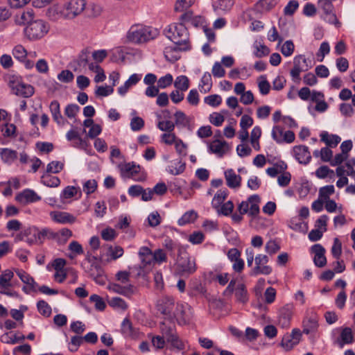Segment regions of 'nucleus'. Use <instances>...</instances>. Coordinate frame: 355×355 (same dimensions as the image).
Instances as JSON below:
<instances>
[{
	"label": "nucleus",
	"mask_w": 355,
	"mask_h": 355,
	"mask_svg": "<svg viewBox=\"0 0 355 355\" xmlns=\"http://www.w3.org/2000/svg\"><path fill=\"white\" fill-rule=\"evenodd\" d=\"M164 33L180 51H188L191 49L189 31L182 22L168 25Z\"/></svg>",
	"instance_id": "1"
},
{
	"label": "nucleus",
	"mask_w": 355,
	"mask_h": 355,
	"mask_svg": "<svg viewBox=\"0 0 355 355\" xmlns=\"http://www.w3.org/2000/svg\"><path fill=\"white\" fill-rule=\"evenodd\" d=\"M85 5V0H70L58 8L57 14L64 19H72L83 12Z\"/></svg>",
	"instance_id": "2"
},
{
	"label": "nucleus",
	"mask_w": 355,
	"mask_h": 355,
	"mask_svg": "<svg viewBox=\"0 0 355 355\" xmlns=\"http://www.w3.org/2000/svg\"><path fill=\"white\" fill-rule=\"evenodd\" d=\"M196 270V264L194 259L187 252L182 253L179 250V257L175 266V274L182 277H189Z\"/></svg>",
	"instance_id": "3"
},
{
	"label": "nucleus",
	"mask_w": 355,
	"mask_h": 355,
	"mask_svg": "<svg viewBox=\"0 0 355 355\" xmlns=\"http://www.w3.org/2000/svg\"><path fill=\"white\" fill-rule=\"evenodd\" d=\"M49 30L48 23L42 19H35L29 21L24 28V33L29 40H37L42 38Z\"/></svg>",
	"instance_id": "4"
},
{
	"label": "nucleus",
	"mask_w": 355,
	"mask_h": 355,
	"mask_svg": "<svg viewBox=\"0 0 355 355\" xmlns=\"http://www.w3.org/2000/svg\"><path fill=\"white\" fill-rule=\"evenodd\" d=\"M157 35V31L150 27L135 26L128 32V37L134 43H144L154 39Z\"/></svg>",
	"instance_id": "5"
},
{
	"label": "nucleus",
	"mask_w": 355,
	"mask_h": 355,
	"mask_svg": "<svg viewBox=\"0 0 355 355\" xmlns=\"http://www.w3.org/2000/svg\"><path fill=\"white\" fill-rule=\"evenodd\" d=\"M8 85L13 94L23 98H29L34 94V87L23 83L21 78L17 76H12L9 78Z\"/></svg>",
	"instance_id": "6"
},
{
	"label": "nucleus",
	"mask_w": 355,
	"mask_h": 355,
	"mask_svg": "<svg viewBox=\"0 0 355 355\" xmlns=\"http://www.w3.org/2000/svg\"><path fill=\"white\" fill-rule=\"evenodd\" d=\"M269 259L267 255L258 254L254 258L255 267L250 272L251 276H257L259 274L269 275L272 272V268L266 264Z\"/></svg>",
	"instance_id": "7"
},
{
	"label": "nucleus",
	"mask_w": 355,
	"mask_h": 355,
	"mask_svg": "<svg viewBox=\"0 0 355 355\" xmlns=\"http://www.w3.org/2000/svg\"><path fill=\"white\" fill-rule=\"evenodd\" d=\"M176 308L174 299L170 297H163L157 302V309L164 317L173 318V313Z\"/></svg>",
	"instance_id": "8"
},
{
	"label": "nucleus",
	"mask_w": 355,
	"mask_h": 355,
	"mask_svg": "<svg viewBox=\"0 0 355 355\" xmlns=\"http://www.w3.org/2000/svg\"><path fill=\"white\" fill-rule=\"evenodd\" d=\"M319 316L318 315L311 311L306 313L302 322L303 330L302 333H313L318 331Z\"/></svg>",
	"instance_id": "9"
},
{
	"label": "nucleus",
	"mask_w": 355,
	"mask_h": 355,
	"mask_svg": "<svg viewBox=\"0 0 355 355\" xmlns=\"http://www.w3.org/2000/svg\"><path fill=\"white\" fill-rule=\"evenodd\" d=\"M293 311L290 305H286L281 308L278 312L277 324L283 329L290 327Z\"/></svg>",
	"instance_id": "10"
},
{
	"label": "nucleus",
	"mask_w": 355,
	"mask_h": 355,
	"mask_svg": "<svg viewBox=\"0 0 355 355\" xmlns=\"http://www.w3.org/2000/svg\"><path fill=\"white\" fill-rule=\"evenodd\" d=\"M190 319V309L188 305L176 304V308L173 313V320L180 325L185 324Z\"/></svg>",
	"instance_id": "11"
},
{
	"label": "nucleus",
	"mask_w": 355,
	"mask_h": 355,
	"mask_svg": "<svg viewBox=\"0 0 355 355\" xmlns=\"http://www.w3.org/2000/svg\"><path fill=\"white\" fill-rule=\"evenodd\" d=\"M293 153L295 159L300 164H307L311 159L309 148L306 146L300 145L294 146Z\"/></svg>",
	"instance_id": "12"
},
{
	"label": "nucleus",
	"mask_w": 355,
	"mask_h": 355,
	"mask_svg": "<svg viewBox=\"0 0 355 355\" xmlns=\"http://www.w3.org/2000/svg\"><path fill=\"white\" fill-rule=\"evenodd\" d=\"M15 200L22 203H31L40 201L41 197L39 196L33 190L26 189L17 194Z\"/></svg>",
	"instance_id": "13"
},
{
	"label": "nucleus",
	"mask_w": 355,
	"mask_h": 355,
	"mask_svg": "<svg viewBox=\"0 0 355 355\" xmlns=\"http://www.w3.org/2000/svg\"><path fill=\"white\" fill-rule=\"evenodd\" d=\"M89 51L87 49H83L77 59L70 63V67L73 71H78L81 67L85 68L89 62Z\"/></svg>",
	"instance_id": "14"
},
{
	"label": "nucleus",
	"mask_w": 355,
	"mask_h": 355,
	"mask_svg": "<svg viewBox=\"0 0 355 355\" xmlns=\"http://www.w3.org/2000/svg\"><path fill=\"white\" fill-rule=\"evenodd\" d=\"M209 148L212 153L217 154L221 157L229 151L230 146L227 141L216 139L209 144Z\"/></svg>",
	"instance_id": "15"
},
{
	"label": "nucleus",
	"mask_w": 355,
	"mask_h": 355,
	"mask_svg": "<svg viewBox=\"0 0 355 355\" xmlns=\"http://www.w3.org/2000/svg\"><path fill=\"white\" fill-rule=\"evenodd\" d=\"M302 334H284L280 345L286 351L291 350L301 340Z\"/></svg>",
	"instance_id": "16"
},
{
	"label": "nucleus",
	"mask_w": 355,
	"mask_h": 355,
	"mask_svg": "<svg viewBox=\"0 0 355 355\" xmlns=\"http://www.w3.org/2000/svg\"><path fill=\"white\" fill-rule=\"evenodd\" d=\"M50 216L54 221L62 224H71L76 220V218L67 212L51 211Z\"/></svg>",
	"instance_id": "17"
},
{
	"label": "nucleus",
	"mask_w": 355,
	"mask_h": 355,
	"mask_svg": "<svg viewBox=\"0 0 355 355\" xmlns=\"http://www.w3.org/2000/svg\"><path fill=\"white\" fill-rule=\"evenodd\" d=\"M227 185L230 188H238L241 186V177L236 175L233 169H228L225 172Z\"/></svg>",
	"instance_id": "18"
},
{
	"label": "nucleus",
	"mask_w": 355,
	"mask_h": 355,
	"mask_svg": "<svg viewBox=\"0 0 355 355\" xmlns=\"http://www.w3.org/2000/svg\"><path fill=\"white\" fill-rule=\"evenodd\" d=\"M108 289L125 296H130L134 293L135 287L132 284L123 286L117 284H112L109 285Z\"/></svg>",
	"instance_id": "19"
},
{
	"label": "nucleus",
	"mask_w": 355,
	"mask_h": 355,
	"mask_svg": "<svg viewBox=\"0 0 355 355\" xmlns=\"http://www.w3.org/2000/svg\"><path fill=\"white\" fill-rule=\"evenodd\" d=\"M49 108H50V111L52 114L53 120L58 125H63L64 119L60 113L59 102L56 100L53 101L50 104Z\"/></svg>",
	"instance_id": "20"
},
{
	"label": "nucleus",
	"mask_w": 355,
	"mask_h": 355,
	"mask_svg": "<svg viewBox=\"0 0 355 355\" xmlns=\"http://www.w3.org/2000/svg\"><path fill=\"white\" fill-rule=\"evenodd\" d=\"M37 235L40 243H42L46 239H56L58 241H61V239L59 238V234L53 232L49 228H43L41 230H38Z\"/></svg>",
	"instance_id": "21"
},
{
	"label": "nucleus",
	"mask_w": 355,
	"mask_h": 355,
	"mask_svg": "<svg viewBox=\"0 0 355 355\" xmlns=\"http://www.w3.org/2000/svg\"><path fill=\"white\" fill-rule=\"evenodd\" d=\"M293 67L297 68L299 67V69L303 71H308L311 68V60L306 59L302 55H296L293 59Z\"/></svg>",
	"instance_id": "22"
},
{
	"label": "nucleus",
	"mask_w": 355,
	"mask_h": 355,
	"mask_svg": "<svg viewBox=\"0 0 355 355\" xmlns=\"http://www.w3.org/2000/svg\"><path fill=\"white\" fill-rule=\"evenodd\" d=\"M180 51L179 49L177 48V45L167 46L164 51V57L167 61L174 63L180 58V55L178 53Z\"/></svg>",
	"instance_id": "23"
},
{
	"label": "nucleus",
	"mask_w": 355,
	"mask_h": 355,
	"mask_svg": "<svg viewBox=\"0 0 355 355\" xmlns=\"http://www.w3.org/2000/svg\"><path fill=\"white\" fill-rule=\"evenodd\" d=\"M321 141L324 142L327 146L336 147L340 141V137L336 135H329L327 132H323L320 135Z\"/></svg>",
	"instance_id": "24"
},
{
	"label": "nucleus",
	"mask_w": 355,
	"mask_h": 355,
	"mask_svg": "<svg viewBox=\"0 0 355 355\" xmlns=\"http://www.w3.org/2000/svg\"><path fill=\"white\" fill-rule=\"evenodd\" d=\"M212 87L211 76L209 72H205L202 76L200 83L199 85L200 91L206 94L209 92Z\"/></svg>",
	"instance_id": "25"
},
{
	"label": "nucleus",
	"mask_w": 355,
	"mask_h": 355,
	"mask_svg": "<svg viewBox=\"0 0 355 355\" xmlns=\"http://www.w3.org/2000/svg\"><path fill=\"white\" fill-rule=\"evenodd\" d=\"M41 182L49 187H57L60 184V180L56 176H53L50 173H46L41 177Z\"/></svg>",
	"instance_id": "26"
},
{
	"label": "nucleus",
	"mask_w": 355,
	"mask_h": 355,
	"mask_svg": "<svg viewBox=\"0 0 355 355\" xmlns=\"http://www.w3.org/2000/svg\"><path fill=\"white\" fill-rule=\"evenodd\" d=\"M0 154L2 160L8 164L13 162L17 158V152L9 148H1Z\"/></svg>",
	"instance_id": "27"
},
{
	"label": "nucleus",
	"mask_w": 355,
	"mask_h": 355,
	"mask_svg": "<svg viewBox=\"0 0 355 355\" xmlns=\"http://www.w3.org/2000/svg\"><path fill=\"white\" fill-rule=\"evenodd\" d=\"M166 338L168 346L176 348L178 350L183 349L184 345L183 342L179 338L177 334H166Z\"/></svg>",
	"instance_id": "28"
},
{
	"label": "nucleus",
	"mask_w": 355,
	"mask_h": 355,
	"mask_svg": "<svg viewBox=\"0 0 355 355\" xmlns=\"http://www.w3.org/2000/svg\"><path fill=\"white\" fill-rule=\"evenodd\" d=\"M198 218V214L194 210H190L185 212L178 220V223L180 226L193 223Z\"/></svg>",
	"instance_id": "29"
},
{
	"label": "nucleus",
	"mask_w": 355,
	"mask_h": 355,
	"mask_svg": "<svg viewBox=\"0 0 355 355\" xmlns=\"http://www.w3.org/2000/svg\"><path fill=\"white\" fill-rule=\"evenodd\" d=\"M161 333H172L175 330V321L173 318L164 317V320L160 322Z\"/></svg>",
	"instance_id": "30"
},
{
	"label": "nucleus",
	"mask_w": 355,
	"mask_h": 355,
	"mask_svg": "<svg viewBox=\"0 0 355 355\" xmlns=\"http://www.w3.org/2000/svg\"><path fill=\"white\" fill-rule=\"evenodd\" d=\"M151 343L156 350L162 349L164 347H168L166 334L153 336L151 338Z\"/></svg>",
	"instance_id": "31"
},
{
	"label": "nucleus",
	"mask_w": 355,
	"mask_h": 355,
	"mask_svg": "<svg viewBox=\"0 0 355 355\" xmlns=\"http://www.w3.org/2000/svg\"><path fill=\"white\" fill-rule=\"evenodd\" d=\"M254 49V55L256 58H262L270 53V49L263 44L255 42L253 44Z\"/></svg>",
	"instance_id": "32"
},
{
	"label": "nucleus",
	"mask_w": 355,
	"mask_h": 355,
	"mask_svg": "<svg viewBox=\"0 0 355 355\" xmlns=\"http://www.w3.org/2000/svg\"><path fill=\"white\" fill-rule=\"evenodd\" d=\"M13 272L10 270H6L0 275V289L7 288L10 286V281L13 277Z\"/></svg>",
	"instance_id": "33"
},
{
	"label": "nucleus",
	"mask_w": 355,
	"mask_h": 355,
	"mask_svg": "<svg viewBox=\"0 0 355 355\" xmlns=\"http://www.w3.org/2000/svg\"><path fill=\"white\" fill-rule=\"evenodd\" d=\"M174 86L178 90L187 91L189 87V80L186 76H180L176 78Z\"/></svg>",
	"instance_id": "34"
},
{
	"label": "nucleus",
	"mask_w": 355,
	"mask_h": 355,
	"mask_svg": "<svg viewBox=\"0 0 355 355\" xmlns=\"http://www.w3.org/2000/svg\"><path fill=\"white\" fill-rule=\"evenodd\" d=\"M92 267L96 270V274H92V278L100 285H104L105 284V278L103 276V270L99 264H93Z\"/></svg>",
	"instance_id": "35"
},
{
	"label": "nucleus",
	"mask_w": 355,
	"mask_h": 355,
	"mask_svg": "<svg viewBox=\"0 0 355 355\" xmlns=\"http://www.w3.org/2000/svg\"><path fill=\"white\" fill-rule=\"evenodd\" d=\"M83 342L84 338L83 336H80L78 335L73 336L69 343V350L71 352H77Z\"/></svg>",
	"instance_id": "36"
},
{
	"label": "nucleus",
	"mask_w": 355,
	"mask_h": 355,
	"mask_svg": "<svg viewBox=\"0 0 355 355\" xmlns=\"http://www.w3.org/2000/svg\"><path fill=\"white\" fill-rule=\"evenodd\" d=\"M276 5L275 0H259L257 4V9L261 12L268 11Z\"/></svg>",
	"instance_id": "37"
},
{
	"label": "nucleus",
	"mask_w": 355,
	"mask_h": 355,
	"mask_svg": "<svg viewBox=\"0 0 355 355\" xmlns=\"http://www.w3.org/2000/svg\"><path fill=\"white\" fill-rule=\"evenodd\" d=\"M353 342V334H340V336L334 340V343L339 347H343L345 344L352 343Z\"/></svg>",
	"instance_id": "38"
},
{
	"label": "nucleus",
	"mask_w": 355,
	"mask_h": 355,
	"mask_svg": "<svg viewBox=\"0 0 355 355\" xmlns=\"http://www.w3.org/2000/svg\"><path fill=\"white\" fill-rule=\"evenodd\" d=\"M12 55L19 62L25 61V59L27 58V51L23 46L17 45L12 50Z\"/></svg>",
	"instance_id": "39"
},
{
	"label": "nucleus",
	"mask_w": 355,
	"mask_h": 355,
	"mask_svg": "<svg viewBox=\"0 0 355 355\" xmlns=\"http://www.w3.org/2000/svg\"><path fill=\"white\" fill-rule=\"evenodd\" d=\"M227 196V191L225 190H218L217 193L215 194L213 200H212V205L214 207H218L220 205L225 198Z\"/></svg>",
	"instance_id": "40"
},
{
	"label": "nucleus",
	"mask_w": 355,
	"mask_h": 355,
	"mask_svg": "<svg viewBox=\"0 0 355 355\" xmlns=\"http://www.w3.org/2000/svg\"><path fill=\"white\" fill-rule=\"evenodd\" d=\"M89 300L91 302L94 303L95 309L98 311H103L106 307V304L103 298L96 294H93L90 296Z\"/></svg>",
	"instance_id": "41"
},
{
	"label": "nucleus",
	"mask_w": 355,
	"mask_h": 355,
	"mask_svg": "<svg viewBox=\"0 0 355 355\" xmlns=\"http://www.w3.org/2000/svg\"><path fill=\"white\" fill-rule=\"evenodd\" d=\"M335 191L334 185H327L321 187L319 190V198L322 200H327L329 199V196L332 195Z\"/></svg>",
	"instance_id": "42"
},
{
	"label": "nucleus",
	"mask_w": 355,
	"mask_h": 355,
	"mask_svg": "<svg viewBox=\"0 0 355 355\" xmlns=\"http://www.w3.org/2000/svg\"><path fill=\"white\" fill-rule=\"evenodd\" d=\"M37 307L40 313L45 317H49L51 314V308L44 300H39Z\"/></svg>",
	"instance_id": "43"
},
{
	"label": "nucleus",
	"mask_w": 355,
	"mask_h": 355,
	"mask_svg": "<svg viewBox=\"0 0 355 355\" xmlns=\"http://www.w3.org/2000/svg\"><path fill=\"white\" fill-rule=\"evenodd\" d=\"M64 168V164L59 161H52L46 166V173H58Z\"/></svg>",
	"instance_id": "44"
},
{
	"label": "nucleus",
	"mask_w": 355,
	"mask_h": 355,
	"mask_svg": "<svg viewBox=\"0 0 355 355\" xmlns=\"http://www.w3.org/2000/svg\"><path fill=\"white\" fill-rule=\"evenodd\" d=\"M108 304L113 308L125 310L128 308L126 302L121 297H114L108 301Z\"/></svg>",
	"instance_id": "45"
},
{
	"label": "nucleus",
	"mask_w": 355,
	"mask_h": 355,
	"mask_svg": "<svg viewBox=\"0 0 355 355\" xmlns=\"http://www.w3.org/2000/svg\"><path fill=\"white\" fill-rule=\"evenodd\" d=\"M194 3V0H177L174 10L175 12H182L190 8Z\"/></svg>",
	"instance_id": "46"
},
{
	"label": "nucleus",
	"mask_w": 355,
	"mask_h": 355,
	"mask_svg": "<svg viewBox=\"0 0 355 355\" xmlns=\"http://www.w3.org/2000/svg\"><path fill=\"white\" fill-rule=\"evenodd\" d=\"M25 339V336L22 334L21 336H17L16 334H13L12 336H9V334H3L1 337V341L5 343L15 344Z\"/></svg>",
	"instance_id": "47"
},
{
	"label": "nucleus",
	"mask_w": 355,
	"mask_h": 355,
	"mask_svg": "<svg viewBox=\"0 0 355 355\" xmlns=\"http://www.w3.org/2000/svg\"><path fill=\"white\" fill-rule=\"evenodd\" d=\"M239 341L245 344L253 343L256 341L259 334H234Z\"/></svg>",
	"instance_id": "48"
},
{
	"label": "nucleus",
	"mask_w": 355,
	"mask_h": 355,
	"mask_svg": "<svg viewBox=\"0 0 355 355\" xmlns=\"http://www.w3.org/2000/svg\"><path fill=\"white\" fill-rule=\"evenodd\" d=\"M234 4V0H218L215 9H220L223 11L230 10Z\"/></svg>",
	"instance_id": "49"
},
{
	"label": "nucleus",
	"mask_w": 355,
	"mask_h": 355,
	"mask_svg": "<svg viewBox=\"0 0 355 355\" xmlns=\"http://www.w3.org/2000/svg\"><path fill=\"white\" fill-rule=\"evenodd\" d=\"M329 174H331L330 178H332L334 175V172L327 166H321L315 171L316 176L320 179H324Z\"/></svg>",
	"instance_id": "50"
},
{
	"label": "nucleus",
	"mask_w": 355,
	"mask_h": 355,
	"mask_svg": "<svg viewBox=\"0 0 355 355\" xmlns=\"http://www.w3.org/2000/svg\"><path fill=\"white\" fill-rule=\"evenodd\" d=\"M204 101L205 103L211 107H217L221 103L222 98L218 94H212L206 96L204 99Z\"/></svg>",
	"instance_id": "51"
},
{
	"label": "nucleus",
	"mask_w": 355,
	"mask_h": 355,
	"mask_svg": "<svg viewBox=\"0 0 355 355\" xmlns=\"http://www.w3.org/2000/svg\"><path fill=\"white\" fill-rule=\"evenodd\" d=\"M235 295L239 301L245 302L247 299V290L244 284H239L235 292Z\"/></svg>",
	"instance_id": "52"
},
{
	"label": "nucleus",
	"mask_w": 355,
	"mask_h": 355,
	"mask_svg": "<svg viewBox=\"0 0 355 355\" xmlns=\"http://www.w3.org/2000/svg\"><path fill=\"white\" fill-rule=\"evenodd\" d=\"M173 83V76L170 73H167L164 76L161 77L157 80V87L161 89H164L170 86Z\"/></svg>",
	"instance_id": "53"
},
{
	"label": "nucleus",
	"mask_w": 355,
	"mask_h": 355,
	"mask_svg": "<svg viewBox=\"0 0 355 355\" xmlns=\"http://www.w3.org/2000/svg\"><path fill=\"white\" fill-rule=\"evenodd\" d=\"M342 253V243L338 238L334 240V244L331 248V254L336 259H339Z\"/></svg>",
	"instance_id": "54"
},
{
	"label": "nucleus",
	"mask_w": 355,
	"mask_h": 355,
	"mask_svg": "<svg viewBox=\"0 0 355 355\" xmlns=\"http://www.w3.org/2000/svg\"><path fill=\"white\" fill-rule=\"evenodd\" d=\"M294 49L295 46L293 42L291 40H287L282 45L281 51L284 56L288 57L293 54Z\"/></svg>",
	"instance_id": "55"
},
{
	"label": "nucleus",
	"mask_w": 355,
	"mask_h": 355,
	"mask_svg": "<svg viewBox=\"0 0 355 355\" xmlns=\"http://www.w3.org/2000/svg\"><path fill=\"white\" fill-rule=\"evenodd\" d=\"M74 76L69 70H62L58 75V79L62 83H70L73 81Z\"/></svg>",
	"instance_id": "56"
},
{
	"label": "nucleus",
	"mask_w": 355,
	"mask_h": 355,
	"mask_svg": "<svg viewBox=\"0 0 355 355\" xmlns=\"http://www.w3.org/2000/svg\"><path fill=\"white\" fill-rule=\"evenodd\" d=\"M114 92V88L112 86H98L96 90L95 91V94L97 96H107L112 94Z\"/></svg>",
	"instance_id": "57"
},
{
	"label": "nucleus",
	"mask_w": 355,
	"mask_h": 355,
	"mask_svg": "<svg viewBox=\"0 0 355 355\" xmlns=\"http://www.w3.org/2000/svg\"><path fill=\"white\" fill-rule=\"evenodd\" d=\"M80 110V107L76 104H69L64 110L65 115L69 118H74Z\"/></svg>",
	"instance_id": "58"
},
{
	"label": "nucleus",
	"mask_w": 355,
	"mask_h": 355,
	"mask_svg": "<svg viewBox=\"0 0 355 355\" xmlns=\"http://www.w3.org/2000/svg\"><path fill=\"white\" fill-rule=\"evenodd\" d=\"M148 225L155 227L161 223V217L157 211L152 212L148 217Z\"/></svg>",
	"instance_id": "59"
},
{
	"label": "nucleus",
	"mask_w": 355,
	"mask_h": 355,
	"mask_svg": "<svg viewBox=\"0 0 355 355\" xmlns=\"http://www.w3.org/2000/svg\"><path fill=\"white\" fill-rule=\"evenodd\" d=\"M96 188L97 182L95 180H89L83 185V191L87 195L94 193Z\"/></svg>",
	"instance_id": "60"
},
{
	"label": "nucleus",
	"mask_w": 355,
	"mask_h": 355,
	"mask_svg": "<svg viewBox=\"0 0 355 355\" xmlns=\"http://www.w3.org/2000/svg\"><path fill=\"white\" fill-rule=\"evenodd\" d=\"M144 126V121L139 116L133 117L130 121V127L133 131H139Z\"/></svg>",
	"instance_id": "61"
},
{
	"label": "nucleus",
	"mask_w": 355,
	"mask_h": 355,
	"mask_svg": "<svg viewBox=\"0 0 355 355\" xmlns=\"http://www.w3.org/2000/svg\"><path fill=\"white\" fill-rule=\"evenodd\" d=\"M157 127L162 131L171 132L175 128V124L171 121H162L158 122Z\"/></svg>",
	"instance_id": "62"
},
{
	"label": "nucleus",
	"mask_w": 355,
	"mask_h": 355,
	"mask_svg": "<svg viewBox=\"0 0 355 355\" xmlns=\"http://www.w3.org/2000/svg\"><path fill=\"white\" fill-rule=\"evenodd\" d=\"M298 7V2L295 0H291L284 8V12L286 15H293Z\"/></svg>",
	"instance_id": "63"
},
{
	"label": "nucleus",
	"mask_w": 355,
	"mask_h": 355,
	"mask_svg": "<svg viewBox=\"0 0 355 355\" xmlns=\"http://www.w3.org/2000/svg\"><path fill=\"white\" fill-rule=\"evenodd\" d=\"M280 249L279 244L274 240H270L265 246L266 252L270 254H274Z\"/></svg>",
	"instance_id": "64"
}]
</instances>
